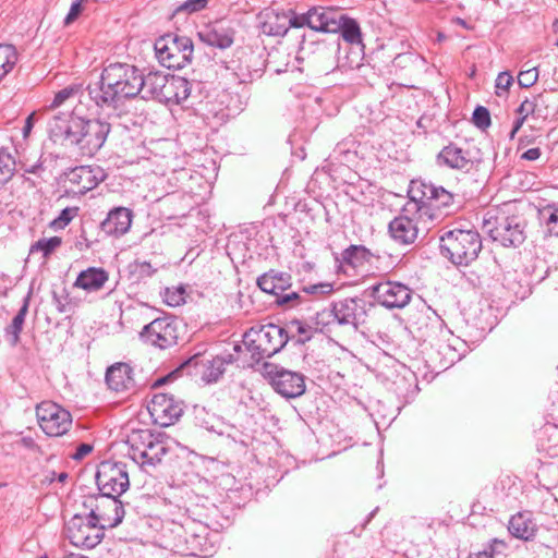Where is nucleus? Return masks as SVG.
<instances>
[{
    "mask_svg": "<svg viewBox=\"0 0 558 558\" xmlns=\"http://www.w3.org/2000/svg\"><path fill=\"white\" fill-rule=\"evenodd\" d=\"M68 478V474L62 472L60 475H59V481L60 482H64L65 480Z\"/></svg>",
    "mask_w": 558,
    "mask_h": 558,
    "instance_id": "obj_64",
    "label": "nucleus"
},
{
    "mask_svg": "<svg viewBox=\"0 0 558 558\" xmlns=\"http://www.w3.org/2000/svg\"><path fill=\"white\" fill-rule=\"evenodd\" d=\"M22 168L25 173H32L36 175H39L44 171V166L41 161H37L36 163L29 167L23 166Z\"/></svg>",
    "mask_w": 558,
    "mask_h": 558,
    "instance_id": "obj_58",
    "label": "nucleus"
},
{
    "mask_svg": "<svg viewBox=\"0 0 558 558\" xmlns=\"http://www.w3.org/2000/svg\"><path fill=\"white\" fill-rule=\"evenodd\" d=\"M508 530L517 538L531 541L535 535L536 525L529 513L519 512L511 517Z\"/></svg>",
    "mask_w": 558,
    "mask_h": 558,
    "instance_id": "obj_33",
    "label": "nucleus"
},
{
    "mask_svg": "<svg viewBox=\"0 0 558 558\" xmlns=\"http://www.w3.org/2000/svg\"><path fill=\"white\" fill-rule=\"evenodd\" d=\"M105 178L106 173L99 166H80L65 173L69 191L80 195H84L95 189Z\"/></svg>",
    "mask_w": 558,
    "mask_h": 558,
    "instance_id": "obj_22",
    "label": "nucleus"
},
{
    "mask_svg": "<svg viewBox=\"0 0 558 558\" xmlns=\"http://www.w3.org/2000/svg\"><path fill=\"white\" fill-rule=\"evenodd\" d=\"M538 80V71L536 68L521 71L518 75V83L523 88L533 86Z\"/></svg>",
    "mask_w": 558,
    "mask_h": 558,
    "instance_id": "obj_48",
    "label": "nucleus"
},
{
    "mask_svg": "<svg viewBox=\"0 0 558 558\" xmlns=\"http://www.w3.org/2000/svg\"><path fill=\"white\" fill-rule=\"evenodd\" d=\"M435 161L439 168L461 173H470L476 170L480 165V160L474 159L469 149H464L453 142L441 148L436 155Z\"/></svg>",
    "mask_w": 558,
    "mask_h": 558,
    "instance_id": "obj_21",
    "label": "nucleus"
},
{
    "mask_svg": "<svg viewBox=\"0 0 558 558\" xmlns=\"http://www.w3.org/2000/svg\"><path fill=\"white\" fill-rule=\"evenodd\" d=\"M132 217V210L125 207H116L108 213L107 218L100 223V230L106 235H123L131 228Z\"/></svg>",
    "mask_w": 558,
    "mask_h": 558,
    "instance_id": "obj_28",
    "label": "nucleus"
},
{
    "mask_svg": "<svg viewBox=\"0 0 558 558\" xmlns=\"http://www.w3.org/2000/svg\"><path fill=\"white\" fill-rule=\"evenodd\" d=\"M408 203L402 208L401 214L389 222L388 231L390 236L398 243L409 245L415 242L420 232V225L423 223L425 230L426 219H418V211H407Z\"/></svg>",
    "mask_w": 558,
    "mask_h": 558,
    "instance_id": "obj_19",
    "label": "nucleus"
},
{
    "mask_svg": "<svg viewBox=\"0 0 558 558\" xmlns=\"http://www.w3.org/2000/svg\"><path fill=\"white\" fill-rule=\"evenodd\" d=\"M542 94H538L536 97H534L533 100H523L519 108L517 109V112L521 114L522 118L526 119L530 114H533L535 112L537 101L539 98H542Z\"/></svg>",
    "mask_w": 558,
    "mask_h": 558,
    "instance_id": "obj_52",
    "label": "nucleus"
},
{
    "mask_svg": "<svg viewBox=\"0 0 558 558\" xmlns=\"http://www.w3.org/2000/svg\"><path fill=\"white\" fill-rule=\"evenodd\" d=\"M439 241L442 255L457 266H468L482 251V238L475 229L454 228L444 232Z\"/></svg>",
    "mask_w": 558,
    "mask_h": 558,
    "instance_id": "obj_4",
    "label": "nucleus"
},
{
    "mask_svg": "<svg viewBox=\"0 0 558 558\" xmlns=\"http://www.w3.org/2000/svg\"><path fill=\"white\" fill-rule=\"evenodd\" d=\"M338 27L332 33H339L340 36L349 44L363 46L362 33L359 23L349 17L342 11L339 10V16H337Z\"/></svg>",
    "mask_w": 558,
    "mask_h": 558,
    "instance_id": "obj_32",
    "label": "nucleus"
},
{
    "mask_svg": "<svg viewBox=\"0 0 558 558\" xmlns=\"http://www.w3.org/2000/svg\"><path fill=\"white\" fill-rule=\"evenodd\" d=\"M235 31L232 27L223 26L221 24H214L207 26L197 33V36L205 45L227 49L234 43Z\"/></svg>",
    "mask_w": 558,
    "mask_h": 558,
    "instance_id": "obj_29",
    "label": "nucleus"
},
{
    "mask_svg": "<svg viewBox=\"0 0 558 558\" xmlns=\"http://www.w3.org/2000/svg\"><path fill=\"white\" fill-rule=\"evenodd\" d=\"M294 20H296V12L293 10L281 12L271 10L265 14L262 32L268 36H284L291 27L298 28Z\"/></svg>",
    "mask_w": 558,
    "mask_h": 558,
    "instance_id": "obj_25",
    "label": "nucleus"
},
{
    "mask_svg": "<svg viewBox=\"0 0 558 558\" xmlns=\"http://www.w3.org/2000/svg\"><path fill=\"white\" fill-rule=\"evenodd\" d=\"M205 539L196 534H187L185 531L178 534V539L174 541L172 550L182 556H201L204 550Z\"/></svg>",
    "mask_w": 558,
    "mask_h": 558,
    "instance_id": "obj_31",
    "label": "nucleus"
},
{
    "mask_svg": "<svg viewBox=\"0 0 558 558\" xmlns=\"http://www.w3.org/2000/svg\"><path fill=\"white\" fill-rule=\"evenodd\" d=\"M108 388L116 392H126L135 389L133 368L130 364L118 362L109 366L105 376Z\"/></svg>",
    "mask_w": 558,
    "mask_h": 558,
    "instance_id": "obj_24",
    "label": "nucleus"
},
{
    "mask_svg": "<svg viewBox=\"0 0 558 558\" xmlns=\"http://www.w3.org/2000/svg\"><path fill=\"white\" fill-rule=\"evenodd\" d=\"M65 533L73 546L93 549L102 541L105 529L89 513L75 514L66 522Z\"/></svg>",
    "mask_w": 558,
    "mask_h": 558,
    "instance_id": "obj_10",
    "label": "nucleus"
},
{
    "mask_svg": "<svg viewBox=\"0 0 558 558\" xmlns=\"http://www.w3.org/2000/svg\"><path fill=\"white\" fill-rule=\"evenodd\" d=\"M496 543L497 538H494L486 548L477 553H471L468 558H494V544Z\"/></svg>",
    "mask_w": 558,
    "mask_h": 558,
    "instance_id": "obj_55",
    "label": "nucleus"
},
{
    "mask_svg": "<svg viewBox=\"0 0 558 558\" xmlns=\"http://www.w3.org/2000/svg\"><path fill=\"white\" fill-rule=\"evenodd\" d=\"M93 451V446L90 444L83 442L78 445L75 452L71 456L72 459L76 461L83 460L87 454Z\"/></svg>",
    "mask_w": 558,
    "mask_h": 558,
    "instance_id": "obj_54",
    "label": "nucleus"
},
{
    "mask_svg": "<svg viewBox=\"0 0 558 558\" xmlns=\"http://www.w3.org/2000/svg\"><path fill=\"white\" fill-rule=\"evenodd\" d=\"M208 4V0H186L178 7V12L195 13L204 10Z\"/></svg>",
    "mask_w": 558,
    "mask_h": 558,
    "instance_id": "obj_51",
    "label": "nucleus"
},
{
    "mask_svg": "<svg viewBox=\"0 0 558 558\" xmlns=\"http://www.w3.org/2000/svg\"><path fill=\"white\" fill-rule=\"evenodd\" d=\"M190 93V82L182 76L172 75L170 76L168 85L166 87L163 101L180 104L187 99Z\"/></svg>",
    "mask_w": 558,
    "mask_h": 558,
    "instance_id": "obj_35",
    "label": "nucleus"
},
{
    "mask_svg": "<svg viewBox=\"0 0 558 558\" xmlns=\"http://www.w3.org/2000/svg\"><path fill=\"white\" fill-rule=\"evenodd\" d=\"M288 343L283 327L276 324L253 326L243 335V344L255 363L280 352Z\"/></svg>",
    "mask_w": 558,
    "mask_h": 558,
    "instance_id": "obj_5",
    "label": "nucleus"
},
{
    "mask_svg": "<svg viewBox=\"0 0 558 558\" xmlns=\"http://www.w3.org/2000/svg\"><path fill=\"white\" fill-rule=\"evenodd\" d=\"M148 410L155 422L160 426L173 425L184 412V403L172 393L160 392L154 395Z\"/></svg>",
    "mask_w": 558,
    "mask_h": 558,
    "instance_id": "obj_20",
    "label": "nucleus"
},
{
    "mask_svg": "<svg viewBox=\"0 0 558 558\" xmlns=\"http://www.w3.org/2000/svg\"><path fill=\"white\" fill-rule=\"evenodd\" d=\"M283 330L288 337V342L292 341L298 345L308 342L315 333V329L311 325L300 319H292L283 327Z\"/></svg>",
    "mask_w": 558,
    "mask_h": 558,
    "instance_id": "obj_36",
    "label": "nucleus"
},
{
    "mask_svg": "<svg viewBox=\"0 0 558 558\" xmlns=\"http://www.w3.org/2000/svg\"><path fill=\"white\" fill-rule=\"evenodd\" d=\"M77 207H66L61 210L59 216L52 220L51 227L54 229H63L65 228L72 219L77 215Z\"/></svg>",
    "mask_w": 558,
    "mask_h": 558,
    "instance_id": "obj_46",
    "label": "nucleus"
},
{
    "mask_svg": "<svg viewBox=\"0 0 558 558\" xmlns=\"http://www.w3.org/2000/svg\"><path fill=\"white\" fill-rule=\"evenodd\" d=\"M21 445L26 448V449H29V450H33V451H40V448L39 446L36 444V441L29 437V436H26V437H23L21 439Z\"/></svg>",
    "mask_w": 558,
    "mask_h": 558,
    "instance_id": "obj_57",
    "label": "nucleus"
},
{
    "mask_svg": "<svg viewBox=\"0 0 558 558\" xmlns=\"http://www.w3.org/2000/svg\"><path fill=\"white\" fill-rule=\"evenodd\" d=\"M175 377H177L175 372H172V373L168 374L167 376H162V377L156 379L151 387L153 388L161 387L162 385L173 380Z\"/></svg>",
    "mask_w": 558,
    "mask_h": 558,
    "instance_id": "obj_59",
    "label": "nucleus"
},
{
    "mask_svg": "<svg viewBox=\"0 0 558 558\" xmlns=\"http://www.w3.org/2000/svg\"><path fill=\"white\" fill-rule=\"evenodd\" d=\"M339 51L338 43H326L323 40H308L303 36L299 47V59L307 60L317 65L320 71L329 73L337 66L336 54Z\"/></svg>",
    "mask_w": 558,
    "mask_h": 558,
    "instance_id": "obj_16",
    "label": "nucleus"
},
{
    "mask_svg": "<svg viewBox=\"0 0 558 558\" xmlns=\"http://www.w3.org/2000/svg\"><path fill=\"white\" fill-rule=\"evenodd\" d=\"M525 119L520 117L519 119H517L513 123V126H512V130L510 132V138H513L514 135L517 134V132L521 129V126L523 125Z\"/></svg>",
    "mask_w": 558,
    "mask_h": 558,
    "instance_id": "obj_62",
    "label": "nucleus"
},
{
    "mask_svg": "<svg viewBox=\"0 0 558 558\" xmlns=\"http://www.w3.org/2000/svg\"><path fill=\"white\" fill-rule=\"evenodd\" d=\"M541 149L538 147L530 148L521 156L522 159L534 161L541 157Z\"/></svg>",
    "mask_w": 558,
    "mask_h": 558,
    "instance_id": "obj_56",
    "label": "nucleus"
},
{
    "mask_svg": "<svg viewBox=\"0 0 558 558\" xmlns=\"http://www.w3.org/2000/svg\"><path fill=\"white\" fill-rule=\"evenodd\" d=\"M36 416L43 432L51 437L64 435L72 426L71 413L52 401L37 404Z\"/></svg>",
    "mask_w": 558,
    "mask_h": 558,
    "instance_id": "obj_13",
    "label": "nucleus"
},
{
    "mask_svg": "<svg viewBox=\"0 0 558 558\" xmlns=\"http://www.w3.org/2000/svg\"><path fill=\"white\" fill-rule=\"evenodd\" d=\"M333 291V286L329 282H319L315 284L304 286L296 293L302 298L295 301V308L306 306L314 298L328 295Z\"/></svg>",
    "mask_w": 558,
    "mask_h": 558,
    "instance_id": "obj_38",
    "label": "nucleus"
},
{
    "mask_svg": "<svg viewBox=\"0 0 558 558\" xmlns=\"http://www.w3.org/2000/svg\"><path fill=\"white\" fill-rule=\"evenodd\" d=\"M262 374L272 389L286 399L301 397L306 390L305 376L300 372L265 362Z\"/></svg>",
    "mask_w": 558,
    "mask_h": 558,
    "instance_id": "obj_8",
    "label": "nucleus"
},
{
    "mask_svg": "<svg viewBox=\"0 0 558 558\" xmlns=\"http://www.w3.org/2000/svg\"><path fill=\"white\" fill-rule=\"evenodd\" d=\"M368 290L375 302L387 310L404 308L413 298V290L399 281H380Z\"/></svg>",
    "mask_w": 558,
    "mask_h": 558,
    "instance_id": "obj_15",
    "label": "nucleus"
},
{
    "mask_svg": "<svg viewBox=\"0 0 558 558\" xmlns=\"http://www.w3.org/2000/svg\"><path fill=\"white\" fill-rule=\"evenodd\" d=\"M17 180L21 181L23 185H26L27 189H34L37 186L38 182L34 179L26 175V173H22L17 177Z\"/></svg>",
    "mask_w": 558,
    "mask_h": 558,
    "instance_id": "obj_60",
    "label": "nucleus"
},
{
    "mask_svg": "<svg viewBox=\"0 0 558 558\" xmlns=\"http://www.w3.org/2000/svg\"><path fill=\"white\" fill-rule=\"evenodd\" d=\"M29 294L23 299V304L12 318V322L4 328V337L10 345L15 347L20 342V335L23 330L25 318L28 313Z\"/></svg>",
    "mask_w": 558,
    "mask_h": 558,
    "instance_id": "obj_34",
    "label": "nucleus"
},
{
    "mask_svg": "<svg viewBox=\"0 0 558 558\" xmlns=\"http://www.w3.org/2000/svg\"><path fill=\"white\" fill-rule=\"evenodd\" d=\"M156 268L148 262H136L134 264V274L137 275L138 279H146L155 275Z\"/></svg>",
    "mask_w": 558,
    "mask_h": 558,
    "instance_id": "obj_53",
    "label": "nucleus"
},
{
    "mask_svg": "<svg viewBox=\"0 0 558 558\" xmlns=\"http://www.w3.org/2000/svg\"><path fill=\"white\" fill-rule=\"evenodd\" d=\"M482 228L494 242L505 247H518L525 241V222L520 216L496 215L487 211Z\"/></svg>",
    "mask_w": 558,
    "mask_h": 558,
    "instance_id": "obj_7",
    "label": "nucleus"
},
{
    "mask_svg": "<svg viewBox=\"0 0 558 558\" xmlns=\"http://www.w3.org/2000/svg\"><path fill=\"white\" fill-rule=\"evenodd\" d=\"M141 69L125 62H111L100 78L87 86L89 99L100 109L117 110L138 96Z\"/></svg>",
    "mask_w": 558,
    "mask_h": 558,
    "instance_id": "obj_2",
    "label": "nucleus"
},
{
    "mask_svg": "<svg viewBox=\"0 0 558 558\" xmlns=\"http://www.w3.org/2000/svg\"><path fill=\"white\" fill-rule=\"evenodd\" d=\"M138 433L141 436L145 437L146 435L148 438L146 442H149L147 446V451L151 456L150 465L160 464L163 457L168 453V448L165 442L148 429H140Z\"/></svg>",
    "mask_w": 558,
    "mask_h": 558,
    "instance_id": "obj_40",
    "label": "nucleus"
},
{
    "mask_svg": "<svg viewBox=\"0 0 558 558\" xmlns=\"http://www.w3.org/2000/svg\"><path fill=\"white\" fill-rule=\"evenodd\" d=\"M513 83V77L509 72H501L498 74L496 78V94L498 96H501L502 93H507L509 90V87Z\"/></svg>",
    "mask_w": 558,
    "mask_h": 558,
    "instance_id": "obj_50",
    "label": "nucleus"
},
{
    "mask_svg": "<svg viewBox=\"0 0 558 558\" xmlns=\"http://www.w3.org/2000/svg\"><path fill=\"white\" fill-rule=\"evenodd\" d=\"M408 195L407 211H418V219H426L427 222L440 221L461 208V203L454 194L442 186L424 181H411Z\"/></svg>",
    "mask_w": 558,
    "mask_h": 558,
    "instance_id": "obj_3",
    "label": "nucleus"
},
{
    "mask_svg": "<svg viewBox=\"0 0 558 558\" xmlns=\"http://www.w3.org/2000/svg\"><path fill=\"white\" fill-rule=\"evenodd\" d=\"M452 23L458 24V25L462 26L465 29H471L472 28V26L466 21H464L461 17L452 19Z\"/></svg>",
    "mask_w": 558,
    "mask_h": 558,
    "instance_id": "obj_63",
    "label": "nucleus"
},
{
    "mask_svg": "<svg viewBox=\"0 0 558 558\" xmlns=\"http://www.w3.org/2000/svg\"><path fill=\"white\" fill-rule=\"evenodd\" d=\"M147 436H141L138 430L132 432L128 436V456L134 461L144 472L150 473L157 465H150V454L147 451Z\"/></svg>",
    "mask_w": 558,
    "mask_h": 558,
    "instance_id": "obj_27",
    "label": "nucleus"
},
{
    "mask_svg": "<svg viewBox=\"0 0 558 558\" xmlns=\"http://www.w3.org/2000/svg\"><path fill=\"white\" fill-rule=\"evenodd\" d=\"M292 277L288 272L269 270L257 278L258 288L269 294H272L275 303L283 308H295V301L302 298L292 290Z\"/></svg>",
    "mask_w": 558,
    "mask_h": 558,
    "instance_id": "obj_11",
    "label": "nucleus"
},
{
    "mask_svg": "<svg viewBox=\"0 0 558 558\" xmlns=\"http://www.w3.org/2000/svg\"><path fill=\"white\" fill-rule=\"evenodd\" d=\"M170 76L165 75L160 72L150 71L146 75L143 70L140 76V88L138 95L142 99H158L163 101V95L166 94V87L168 85Z\"/></svg>",
    "mask_w": 558,
    "mask_h": 558,
    "instance_id": "obj_26",
    "label": "nucleus"
},
{
    "mask_svg": "<svg viewBox=\"0 0 558 558\" xmlns=\"http://www.w3.org/2000/svg\"><path fill=\"white\" fill-rule=\"evenodd\" d=\"M371 304L362 298H347L332 303L329 312H323L319 316H332L337 324L341 326H351L357 329L366 324L368 317V308Z\"/></svg>",
    "mask_w": 558,
    "mask_h": 558,
    "instance_id": "obj_14",
    "label": "nucleus"
},
{
    "mask_svg": "<svg viewBox=\"0 0 558 558\" xmlns=\"http://www.w3.org/2000/svg\"><path fill=\"white\" fill-rule=\"evenodd\" d=\"M33 119H34V113L29 114L25 121V125L23 128L24 137H26L33 129Z\"/></svg>",
    "mask_w": 558,
    "mask_h": 558,
    "instance_id": "obj_61",
    "label": "nucleus"
},
{
    "mask_svg": "<svg viewBox=\"0 0 558 558\" xmlns=\"http://www.w3.org/2000/svg\"><path fill=\"white\" fill-rule=\"evenodd\" d=\"M339 10L327 7H313L305 13H296L294 23L298 28L307 26L312 31L332 33L338 27Z\"/></svg>",
    "mask_w": 558,
    "mask_h": 558,
    "instance_id": "obj_23",
    "label": "nucleus"
},
{
    "mask_svg": "<svg viewBox=\"0 0 558 558\" xmlns=\"http://www.w3.org/2000/svg\"><path fill=\"white\" fill-rule=\"evenodd\" d=\"M52 302L60 314H66L72 311L71 298L65 287L52 290Z\"/></svg>",
    "mask_w": 558,
    "mask_h": 558,
    "instance_id": "obj_44",
    "label": "nucleus"
},
{
    "mask_svg": "<svg viewBox=\"0 0 558 558\" xmlns=\"http://www.w3.org/2000/svg\"><path fill=\"white\" fill-rule=\"evenodd\" d=\"M83 94V85L73 83L64 88L58 90L50 105L47 107L49 110H54L70 101L78 100Z\"/></svg>",
    "mask_w": 558,
    "mask_h": 558,
    "instance_id": "obj_39",
    "label": "nucleus"
},
{
    "mask_svg": "<svg viewBox=\"0 0 558 558\" xmlns=\"http://www.w3.org/2000/svg\"><path fill=\"white\" fill-rule=\"evenodd\" d=\"M15 159L4 149H0V184L7 183L14 174Z\"/></svg>",
    "mask_w": 558,
    "mask_h": 558,
    "instance_id": "obj_42",
    "label": "nucleus"
},
{
    "mask_svg": "<svg viewBox=\"0 0 558 558\" xmlns=\"http://www.w3.org/2000/svg\"><path fill=\"white\" fill-rule=\"evenodd\" d=\"M374 254L364 245H350L342 251L337 262L347 264L353 268L362 266L364 263H371Z\"/></svg>",
    "mask_w": 558,
    "mask_h": 558,
    "instance_id": "obj_37",
    "label": "nucleus"
},
{
    "mask_svg": "<svg viewBox=\"0 0 558 558\" xmlns=\"http://www.w3.org/2000/svg\"><path fill=\"white\" fill-rule=\"evenodd\" d=\"M17 62V52L12 45L0 44V81L10 73Z\"/></svg>",
    "mask_w": 558,
    "mask_h": 558,
    "instance_id": "obj_41",
    "label": "nucleus"
},
{
    "mask_svg": "<svg viewBox=\"0 0 558 558\" xmlns=\"http://www.w3.org/2000/svg\"><path fill=\"white\" fill-rule=\"evenodd\" d=\"M83 506L105 530L118 526L125 514L122 501L116 496L89 495L85 498Z\"/></svg>",
    "mask_w": 558,
    "mask_h": 558,
    "instance_id": "obj_9",
    "label": "nucleus"
},
{
    "mask_svg": "<svg viewBox=\"0 0 558 558\" xmlns=\"http://www.w3.org/2000/svg\"><path fill=\"white\" fill-rule=\"evenodd\" d=\"M541 216L545 221L548 232L558 236V205H548L542 211Z\"/></svg>",
    "mask_w": 558,
    "mask_h": 558,
    "instance_id": "obj_45",
    "label": "nucleus"
},
{
    "mask_svg": "<svg viewBox=\"0 0 558 558\" xmlns=\"http://www.w3.org/2000/svg\"><path fill=\"white\" fill-rule=\"evenodd\" d=\"M99 494L120 497L129 487L130 480L125 464L104 461L96 473Z\"/></svg>",
    "mask_w": 558,
    "mask_h": 558,
    "instance_id": "obj_17",
    "label": "nucleus"
},
{
    "mask_svg": "<svg viewBox=\"0 0 558 558\" xmlns=\"http://www.w3.org/2000/svg\"><path fill=\"white\" fill-rule=\"evenodd\" d=\"M62 243L60 236L43 238L36 241L31 246V253L41 252L43 256L47 258L54 250Z\"/></svg>",
    "mask_w": 558,
    "mask_h": 558,
    "instance_id": "obj_43",
    "label": "nucleus"
},
{
    "mask_svg": "<svg viewBox=\"0 0 558 558\" xmlns=\"http://www.w3.org/2000/svg\"><path fill=\"white\" fill-rule=\"evenodd\" d=\"M472 120L473 123L482 130L488 128L492 123L490 113L488 109L483 106H477L475 108L473 111Z\"/></svg>",
    "mask_w": 558,
    "mask_h": 558,
    "instance_id": "obj_47",
    "label": "nucleus"
},
{
    "mask_svg": "<svg viewBox=\"0 0 558 558\" xmlns=\"http://www.w3.org/2000/svg\"><path fill=\"white\" fill-rule=\"evenodd\" d=\"M238 357L232 353L211 357L195 354L182 367L194 368L195 374L199 375L205 384H214L222 377L226 366L234 363Z\"/></svg>",
    "mask_w": 558,
    "mask_h": 558,
    "instance_id": "obj_18",
    "label": "nucleus"
},
{
    "mask_svg": "<svg viewBox=\"0 0 558 558\" xmlns=\"http://www.w3.org/2000/svg\"><path fill=\"white\" fill-rule=\"evenodd\" d=\"M140 337L146 344L160 350L170 349L178 344L180 322L173 316L158 317L144 326Z\"/></svg>",
    "mask_w": 558,
    "mask_h": 558,
    "instance_id": "obj_12",
    "label": "nucleus"
},
{
    "mask_svg": "<svg viewBox=\"0 0 558 558\" xmlns=\"http://www.w3.org/2000/svg\"><path fill=\"white\" fill-rule=\"evenodd\" d=\"M47 128L51 140L74 146L88 157L100 150L111 131L109 122L81 117L75 110L53 114Z\"/></svg>",
    "mask_w": 558,
    "mask_h": 558,
    "instance_id": "obj_1",
    "label": "nucleus"
},
{
    "mask_svg": "<svg viewBox=\"0 0 558 558\" xmlns=\"http://www.w3.org/2000/svg\"><path fill=\"white\" fill-rule=\"evenodd\" d=\"M109 280V274L101 267H88L82 270L73 286L87 292H96L104 288Z\"/></svg>",
    "mask_w": 558,
    "mask_h": 558,
    "instance_id": "obj_30",
    "label": "nucleus"
},
{
    "mask_svg": "<svg viewBox=\"0 0 558 558\" xmlns=\"http://www.w3.org/2000/svg\"><path fill=\"white\" fill-rule=\"evenodd\" d=\"M154 49L162 66L181 70L192 62L194 45L187 36L168 33L155 40Z\"/></svg>",
    "mask_w": 558,
    "mask_h": 558,
    "instance_id": "obj_6",
    "label": "nucleus"
},
{
    "mask_svg": "<svg viewBox=\"0 0 558 558\" xmlns=\"http://www.w3.org/2000/svg\"><path fill=\"white\" fill-rule=\"evenodd\" d=\"M166 301L170 306H179L185 302V289L179 287L174 290H166Z\"/></svg>",
    "mask_w": 558,
    "mask_h": 558,
    "instance_id": "obj_49",
    "label": "nucleus"
}]
</instances>
